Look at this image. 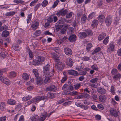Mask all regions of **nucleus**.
<instances>
[{
  "mask_svg": "<svg viewBox=\"0 0 121 121\" xmlns=\"http://www.w3.org/2000/svg\"><path fill=\"white\" fill-rule=\"evenodd\" d=\"M52 56L56 64L57 67L58 69L62 70L63 69L64 65L62 63L59 62V57L58 55L53 53L52 54Z\"/></svg>",
  "mask_w": 121,
  "mask_h": 121,
  "instance_id": "nucleus-1",
  "label": "nucleus"
},
{
  "mask_svg": "<svg viewBox=\"0 0 121 121\" xmlns=\"http://www.w3.org/2000/svg\"><path fill=\"white\" fill-rule=\"evenodd\" d=\"M64 21L65 18H61L58 21L57 23L56 24L55 27L56 28L57 30H59L61 28L63 27V25H58V23L59 24H62L65 22Z\"/></svg>",
  "mask_w": 121,
  "mask_h": 121,
  "instance_id": "nucleus-2",
  "label": "nucleus"
},
{
  "mask_svg": "<svg viewBox=\"0 0 121 121\" xmlns=\"http://www.w3.org/2000/svg\"><path fill=\"white\" fill-rule=\"evenodd\" d=\"M50 65L48 64L43 67V72L44 74H50V72L52 73L53 71H54L53 70H52H52L51 71L50 70Z\"/></svg>",
  "mask_w": 121,
  "mask_h": 121,
  "instance_id": "nucleus-3",
  "label": "nucleus"
},
{
  "mask_svg": "<svg viewBox=\"0 0 121 121\" xmlns=\"http://www.w3.org/2000/svg\"><path fill=\"white\" fill-rule=\"evenodd\" d=\"M54 71H53L52 73H50V74H45L44 76H45V78L44 80V82L45 83H47L50 82V78L53 75Z\"/></svg>",
  "mask_w": 121,
  "mask_h": 121,
  "instance_id": "nucleus-4",
  "label": "nucleus"
},
{
  "mask_svg": "<svg viewBox=\"0 0 121 121\" xmlns=\"http://www.w3.org/2000/svg\"><path fill=\"white\" fill-rule=\"evenodd\" d=\"M115 44L114 42H112L109 45V47L107 49V52L108 53H110L115 51Z\"/></svg>",
  "mask_w": 121,
  "mask_h": 121,
  "instance_id": "nucleus-5",
  "label": "nucleus"
},
{
  "mask_svg": "<svg viewBox=\"0 0 121 121\" xmlns=\"http://www.w3.org/2000/svg\"><path fill=\"white\" fill-rule=\"evenodd\" d=\"M109 113L112 116L116 117H118V111L116 109L112 108L110 109Z\"/></svg>",
  "mask_w": 121,
  "mask_h": 121,
  "instance_id": "nucleus-6",
  "label": "nucleus"
},
{
  "mask_svg": "<svg viewBox=\"0 0 121 121\" xmlns=\"http://www.w3.org/2000/svg\"><path fill=\"white\" fill-rule=\"evenodd\" d=\"M39 22L35 21L32 22L31 24L30 27L33 30H35L39 28Z\"/></svg>",
  "mask_w": 121,
  "mask_h": 121,
  "instance_id": "nucleus-7",
  "label": "nucleus"
},
{
  "mask_svg": "<svg viewBox=\"0 0 121 121\" xmlns=\"http://www.w3.org/2000/svg\"><path fill=\"white\" fill-rule=\"evenodd\" d=\"M0 79L2 82L7 85H9L10 84V81L7 78L5 77L2 76L0 77Z\"/></svg>",
  "mask_w": 121,
  "mask_h": 121,
  "instance_id": "nucleus-8",
  "label": "nucleus"
},
{
  "mask_svg": "<svg viewBox=\"0 0 121 121\" xmlns=\"http://www.w3.org/2000/svg\"><path fill=\"white\" fill-rule=\"evenodd\" d=\"M112 22V17L111 16H108L105 20V23L107 26H109L111 24Z\"/></svg>",
  "mask_w": 121,
  "mask_h": 121,
  "instance_id": "nucleus-9",
  "label": "nucleus"
},
{
  "mask_svg": "<svg viewBox=\"0 0 121 121\" xmlns=\"http://www.w3.org/2000/svg\"><path fill=\"white\" fill-rule=\"evenodd\" d=\"M68 73L69 75H73L74 76H78L79 74L78 72L73 70H68Z\"/></svg>",
  "mask_w": 121,
  "mask_h": 121,
  "instance_id": "nucleus-10",
  "label": "nucleus"
},
{
  "mask_svg": "<svg viewBox=\"0 0 121 121\" xmlns=\"http://www.w3.org/2000/svg\"><path fill=\"white\" fill-rule=\"evenodd\" d=\"M66 63L69 66H72L73 65V61L70 58H68L66 59Z\"/></svg>",
  "mask_w": 121,
  "mask_h": 121,
  "instance_id": "nucleus-11",
  "label": "nucleus"
},
{
  "mask_svg": "<svg viewBox=\"0 0 121 121\" xmlns=\"http://www.w3.org/2000/svg\"><path fill=\"white\" fill-rule=\"evenodd\" d=\"M97 91L99 93L101 94H105L106 93V90L104 89V88L100 87H99L97 88Z\"/></svg>",
  "mask_w": 121,
  "mask_h": 121,
  "instance_id": "nucleus-12",
  "label": "nucleus"
},
{
  "mask_svg": "<svg viewBox=\"0 0 121 121\" xmlns=\"http://www.w3.org/2000/svg\"><path fill=\"white\" fill-rule=\"evenodd\" d=\"M64 52L65 54L68 55H70L72 54V51L70 48H65Z\"/></svg>",
  "mask_w": 121,
  "mask_h": 121,
  "instance_id": "nucleus-13",
  "label": "nucleus"
},
{
  "mask_svg": "<svg viewBox=\"0 0 121 121\" xmlns=\"http://www.w3.org/2000/svg\"><path fill=\"white\" fill-rule=\"evenodd\" d=\"M56 88L54 85H52L46 88V90L47 91H55L56 90Z\"/></svg>",
  "mask_w": 121,
  "mask_h": 121,
  "instance_id": "nucleus-14",
  "label": "nucleus"
},
{
  "mask_svg": "<svg viewBox=\"0 0 121 121\" xmlns=\"http://www.w3.org/2000/svg\"><path fill=\"white\" fill-rule=\"evenodd\" d=\"M87 36V34L85 32H80L78 34V37L80 39H82L86 38Z\"/></svg>",
  "mask_w": 121,
  "mask_h": 121,
  "instance_id": "nucleus-15",
  "label": "nucleus"
},
{
  "mask_svg": "<svg viewBox=\"0 0 121 121\" xmlns=\"http://www.w3.org/2000/svg\"><path fill=\"white\" fill-rule=\"evenodd\" d=\"M77 38V37L76 35H73L70 36L69 38V41L72 42L75 41Z\"/></svg>",
  "mask_w": 121,
  "mask_h": 121,
  "instance_id": "nucleus-16",
  "label": "nucleus"
},
{
  "mask_svg": "<svg viewBox=\"0 0 121 121\" xmlns=\"http://www.w3.org/2000/svg\"><path fill=\"white\" fill-rule=\"evenodd\" d=\"M7 102L8 104L12 105L16 104V101L15 100L12 99H8Z\"/></svg>",
  "mask_w": 121,
  "mask_h": 121,
  "instance_id": "nucleus-17",
  "label": "nucleus"
},
{
  "mask_svg": "<svg viewBox=\"0 0 121 121\" xmlns=\"http://www.w3.org/2000/svg\"><path fill=\"white\" fill-rule=\"evenodd\" d=\"M105 17L104 15H101L98 17V19L99 21L101 23H102L105 20Z\"/></svg>",
  "mask_w": 121,
  "mask_h": 121,
  "instance_id": "nucleus-18",
  "label": "nucleus"
},
{
  "mask_svg": "<svg viewBox=\"0 0 121 121\" xmlns=\"http://www.w3.org/2000/svg\"><path fill=\"white\" fill-rule=\"evenodd\" d=\"M17 73L14 71L10 72L9 74V78H14L16 76Z\"/></svg>",
  "mask_w": 121,
  "mask_h": 121,
  "instance_id": "nucleus-19",
  "label": "nucleus"
},
{
  "mask_svg": "<svg viewBox=\"0 0 121 121\" xmlns=\"http://www.w3.org/2000/svg\"><path fill=\"white\" fill-rule=\"evenodd\" d=\"M32 96L29 95L25 96L22 99V100L24 101H26L30 100L32 98Z\"/></svg>",
  "mask_w": 121,
  "mask_h": 121,
  "instance_id": "nucleus-20",
  "label": "nucleus"
},
{
  "mask_svg": "<svg viewBox=\"0 0 121 121\" xmlns=\"http://www.w3.org/2000/svg\"><path fill=\"white\" fill-rule=\"evenodd\" d=\"M41 31L39 30H36L33 34V35H34L35 37H37L39 36L41 33Z\"/></svg>",
  "mask_w": 121,
  "mask_h": 121,
  "instance_id": "nucleus-21",
  "label": "nucleus"
},
{
  "mask_svg": "<svg viewBox=\"0 0 121 121\" xmlns=\"http://www.w3.org/2000/svg\"><path fill=\"white\" fill-rule=\"evenodd\" d=\"M32 121H38L39 118V116L37 115H34L30 117Z\"/></svg>",
  "mask_w": 121,
  "mask_h": 121,
  "instance_id": "nucleus-22",
  "label": "nucleus"
},
{
  "mask_svg": "<svg viewBox=\"0 0 121 121\" xmlns=\"http://www.w3.org/2000/svg\"><path fill=\"white\" fill-rule=\"evenodd\" d=\"M98 23V20H93L91 26L92 27H95L96 26Z\"/></svg>",
  "mask_w": 121,
  "mask_h": 121,
  "instance_id": "nucleus-23",
  "label": "nucleus"
},
{
  "mask_svg": "<svg viewBox=\"0 0 121 121\" xmlns=\"http://www.w3.org/2000/svg\"><path fill=\"white\" fill-rule=\"evenodd\" d=\"M106 36V34L105 33H103L100 34L98 36V40L100 41L103 39Z\"/></svg>",
  "mask_w": 121,
  "mask_h": 121,
  "instance_id": "nucleus-24",
  "label": "nucleus"
},
{
  "mask_svg": "<svg viewBox=\"0 0 121 121\" xmlns=\"http://www.w3.org/2000/svg\"><path fill=\"white\" fill-rule=\"evenodd\" d=\"M37 83L38 85H41L43 83V81L41 78L38 77L36 78Z\"/></svg>",
  "mask_w": 121,
  "mask_h": 121,
  "instance_id": "nucleus-25",
  "label": "nucleus"
},
{
  "mask_svg": "<svg viewBox=\"0 0 121 121\" xmlns=\"http://www.w3.org/2000/svg\"><path fill=\"white\" fill-rule=\"evenodd\" d=\"M121 76V74L120 73H117L113 77V79L115 81H116L120 78Z\"/></svg>",
  "mask_w": 121,
  "mask_h": 121,
  "instance_id": "nucleus-26",
  "label": "nucleus"
},
{
  "mask_svg": "<svg viewBox=\"0 0 121 121\" xmlns=\"http://www.w3.org/2000/svg\"><path fill=\"white\" fill-rule=\"evenodd\" d=\"M87 19V17L86 15L84 14L82 16L81 18V20L82 23H85L86 22Z\"/></svg>",
  "mask_w": 121,
  "mask_h": 121,
  "instance_id": "nucleus-27",
  "label": "nucleus"
},
{
  "mask_svg": "<svg viewBox=\"0 0 121 121\" xmlns=\"http://www.w3.org/2000/svg\"><path fill=\"white\" fill-rule=\"evenodd\" d=\"M95 13L93 12L91 14H89L87 20H89L93 17H95Z\"/></svg>",
  "mask_w": 121,
  "mask_h": 121,
  "instance_id": "nucleus-28",
  "label": "nucleus"
},
{
  "mask_svg": "<svg viewBox=\"0 0 121 121\" xmlns=\"http://www.w3.org/2000/svg\"><path fill=\"white\" fill-rule=\"evenodd\" d=\"M32 13H31L29 14L28 15L26 19L27 23H29L30 22L32 18Z\"/></svg>",
  "mask_w": 121,
  "mask_h": 121,
  "instance_id": "nucleus-29",
  "label": "nucleus"
},
{
  "mask_svg": "<svg viewBox=\"0 0 121 121\" xmlns=\"http://www.w3.org/2000/svg\"><path fill=\"white\" fill-rule=\"evenodd\" d=\"M34 102H36L37 101H39L42 100V96H38L35 97L33 99Z\"/></svg>",
  "mask_w": 121,
  "mask_h": 121,
  "instance_id": "nucleus-30",
  "label": "nucleus"
},
{
  "mask_svg": "<svg viewBox=\"0 0 121 121\" xmlns=\"http://www.w3.org/2000/svg\"><path fill=\"white\" fill-rule=\"evenodd\" d=\"M9 32L8 31L4 30L2 33V36L4 37H6L9 35Z\"/></svg>",
  "mask_w": 121,
  "mask_h": 121,
  "instance_id": "nucleus-31",
  "label": "nucleus"
},
{
  "mask_svg": "<svg viewBox=\"0 0 121 121\" xmlns=\"http://www.w3.org/2000/svg\"><path fill=\"white\" fill-rule=\"evenodd\" d=\"M99 100L102 102H104L106 99V97L105 96L100 95L99 97Z\"/></svg>",
  "mask_w": 121,
  "mask_h": 121,
  "instance_id": "nucleus-32",
  "label": "nucleus"
},
{
  "mask_svg": "<svg viewBox=\"0 0 121 121\" xmlns=\"http://www.w3.org/2000/svg\"><path fill=\"white\" fill-rule=\"evenodd\" d=\"M22 78L25 80H27L29 79V76L26 73H24L23 74Z\"/></svg>",
  "mask_w": 121,
  "mask_h": 121,
  "instance_id": "nucleus-33",
  "label": "nucleus"
},
{
  "mask_svg": "<svg viewBox=\"0 0 121 121\" xmlns=\"http://www.w3.org/2000/svg\"><path fill=\"white\" fill-rule=\"evenodd\" d=\"M33 72L34 73L36 78H37L39 77V74L37 69H34L33 70Z\"/></svg>",
  "mask_w": 121,
  "mask_h": 121,
  "instance_id": "nucleus-34",
  "label": "nucleus"
},
{
  "mask_svg": "<svg viewBox=\"0 0 121 121\" xmlns=\"http://www.w3.org/2000/svg\"><path fill=\"white\" fill-rule=\"evenodd\" d=\"M13 2L17 4H22L24 3V1L22 0H14Z\"/></svg>",
  "mask_w": 121,
  "mask_h": 121,
  "instance_id": "nucleus-35",
  "label": "nucleus"
},
{
  "mask_svg": "<svg viewBox=\"0 0 121 121\" xmlns=\"http://www.w3.org/2000/svg\"><path fill=\"white\" fill-rule=\"evenodd\" d=\"M38 59L39 60L40 64L43 62L45 61L44 58L42 56H38Z\"/></svg>",
  "mask_w": 121,
  "mask_h": 121,
  "instance_id": "nucleus-36",
  "label": "nucleus"
},
{
  "mask_svg": "<svg viewBox=\"0 0 121 121\" xmlns=\"http://www.w3.org/2000/svg\"><path fill=\"white\" fill-rule=\"evenodd\" d=\"M109 37H106L103 40V43L105 45H106L108 43Z\"/></svg>",
  "mask_w": 121,
  "mask_h": 121,
  "instance_id": "nucleus-37",
  "label": "nucleus"
},
{
  "mask_svg": "<svg viewBox=\"0 0 121 121\" xmlns=\"http://www.w3.org/2000/svg\"><path fill=\"white\" fill-rule=\"evenodd\" d=\"M15 14V11H11L7 13L6 14V15L9 17L14 15Z\"/></svg>",
  "mask_w": 121,
  "mask_h": 121,
  "instance_id": "nucleus-38",
  "label": "nucleus"
},
{
  "mask_svg": "<svg viewBox=\"0 0 121 121\" xmlns=\"http://www.w3.org/2000/svg\"><path fill=\"white\" fill-rule=\"evenodd\" d=\"M47 96L50 99H52L54 97V95L53 93H48L47 94Z\"/></svg>",
  "mask_w": 121,
  "mask_h": 121,
  "instance_id": "nucleus-39",
  "label": "nucleus"
},
{
  "mask_svg": "<svg viewBox=\"0 0 121 121\" xmlns=\"http://www.w3.org/2000/svg\"><path fill=\"white\" fill-rule=\"evenodd\" d=\"M48 3V2L47 0H44L42 2L41 5L43 7H46Z\"/></svg>",
  "mask_w": 121,
  "mask_h": 121,
  "instance_id": "nucleus-40",
  "label": "nucleus"
},
{
  "mask_svg": "<svg viewBox=\"0 0 121 121\" xmlns=\"http://www.w3.org/2000/svg\"><path fill=\"white\" fill-rule=\"evenodd\" d=\"M5 104L4 102H3L1 104L0 108L2 110H4L5 109Z\"/></svg>",
  "mask_w": 121,
  "mask_h": 121,
  "instance_id": "nucleus-41",
  "label": "nucleus"
},
{
  "mask_svg": "<svg viewBox=\"0 0 121 121\" xmlns=\"http://www.w3.org/2000/svg\"><path fill=\"white\" fill-rule=\"evenodd\" d=\"M92 47V43H89L87 44L86 46V49L88 51L90 50L91 48Z\"/></svg>",
  "mask_w": 121,
  "mask_h": 121,
  "instance_id": "nucleus-42",
  "label": "nucleus"
},
{
  "mask_svg": "<svg viewBox=\"0 0 121 121\" xmlns=\"http://www.w3.org/2000/svg\"><path fill=\"white\" fill-rule=\"evenodd\" d=\"M22 108V106L21 104H19L16 106L15 109L17 111H19Z\"/></svg>",
  "mask_w": 121,
  "mask_h": 121,
  "instance_id": "nucleus-43",
  "label": "nucleus"
},
{
  "mask_svg": "<svg viewBox=\"0 0 121 121\" xmlns=\"http://www.w3.org/2000/svg\"><path fill=\"white\" fill-rule=\"evenodd\" d=\"M83 98H87L89 99L90 98V95L85 93H83Z\"/></svg>",
  "mask_w": 121,
  "mask_h": 121,
  "instance_id": "nucleus-44",
  "label": "nucleus"
},
{
  "mask_svg": "<svg viewBox=\"0 0 121 121\" xmlns=\"http://www.w3.org/2000/svg\"><path fill=\"white\" fill-rule=\"evenodd\" d=\"M33 65H36L40 64V63L38 59V60H34L33 61Z\"/></svg>",
  "mask_w": 121,
  "mask_h": 121,
  "instance_id": "nucleus-45",
  "label": "nucleus"
},
{
  "mask_svg": "<svg viewBox=\"0 0 121 121\" xmlns=\"http://www.w3.org/2000/svg\"><path fill=\"white\" fill-rule=\"evenodd\" d=\"M118 72V71L116 69L114 68L111 71V73L112 75L116 74Z\"/></svg>",
  "mask_w": 121,
  "mask_h": 121,
  "instance_id": "nucleus-46",
  "label": "nucleus"
},
{
  "mask_svg": "<svg viewBox=\"0 0 121 121\" xmlns=\"http://www.w3.org/2000/svg\"><path fill=\"white\" fill-rule=\"evenodd\" d=\"M98 79V78H96L91 79L90 81L91 83H95L97 82Z\"/></svg>",
  "mask_w": 121,
  "mask_h": 121,
  "instance_id": "nucleus-47",
  "label": "nucleus"
},
{
  "mask_svg": "<svg viewBox=\"0 0 121 121\" xmlns=\"http://www.w3.org/2000/svg\"><path fill=\"white\" fill-rule=\"evenodd\" d=\"M9 6L8 5L3 6V5H0V9H6L7 8L9 7Z\"/></svg>",
  "mask_w": 121,
  "mask_h": 121,
  "instance_id": "nucleus-48",
  "label": "nucleus"
},
{
  "mask_svg": "<svg viewBox=\"0 0 121 121\" xmlns=\"http://www.w3.org/2000/svg\"><path fill=\"white\" fill-rule=\"evenodd\" d=\"M92 69L94 70H97L98 69V68L97 65L95 64L91 66Z\"/></svg>",
  "mask_w": 121,
  "mask_h": 121,
  "instance_id": "nucleus-49",
  "label": "nucleus"
},
{
  "mask_svg": "<svg viewBox=\"0 0 121 121\" xmlns=\"http://www.w3.org/2000/svg\"><path fill=\"white\" fill-rule=\"evenodd\" d=\"M115 90L114 89V86L113 85H112L111 88V92L113 95L115 93Z\"/></svg>",
  "mask_w": 121,
  "mask_h": 121,
  "instance_id": "nucleus-50",
  "label": "nucleus"
},
{
  "mask_svg": "<svg viewBox=\"0 0 121 121\" xmlns=\"http://www.w3.org/2000/svg\"><path fill=\"white\" fill-rule=\"evenodd\" d=\"M100 50V47H98L95 49L94 52L92 53V54L93 55L94 54L98 52Z\"/></svg>",
  "mask_w": 121,
  "mask_h": 121,
  "instance_id": "nucleus-51",
  "label": "nucleus"
},
{
  "mask_svg": "<svg viewBox=\"0 0 121 121\" xmlns=\"http://www.w3.org/2000/svg\"><path fill=\"white\" fill-rule=\"evenodd\" d=\"M87 35L89 36H91L93 34L92 32L90 30H87L86 31Z\"/></svg>",
  "mask_w": 121,
  "mask_h": 121,
  "instance_id": "nucleus-52",
  "label": "nucleus"
},
{
  "mask_svg": "<svg viewBox=\"0 0 121 121\" xmlns=\"http://www.w3.org/2000/svg\"><path fill=\"white\" fill-rule=\"evenodd\" d=\"M38 1V0H34L30 3V5L31 6H34L36 4Z\"/></svg>",
  "mask_w": 121,
  "mask_h": 121,
  "instance_id": "nucleus-53",
  "label": "nucleus"
},
{
  "mask_svg": "<svg viewBox=\"0 0 121 121\" xmlns=\"http://www.w3.org/2000/svg\"><path fill=\"white\" fill-rule=\"evenodd\" d=\"M69 85L67 84H65L63 86L62 89L64 90H67Z\"/></svg>",
  "mask_w": 121,
  "mask_h": 121,
  "instance_id": "nucleus-54",
  "label": "nucleus"
},
{
  "mask_svg": "<svg viewBox=\"0 0 121 121\" xmlns=\"http://www.w3.org/2000/svg\"><path fill=\"white\" fill-rule=\"evenodd\" d=\"M72 13H73L72 12H70L69 13L67 14L66 15V17L67 18H69L71 17L72 16Z\"/></svg>",
  "mask_w": 121,
  "mask_h": 121,
  "instance_id": "nucleus-55",
  "label": "nucleus"
},
{
  "mask_svg": "<svg viewBox=\"0 0 121 121\" xmlns=\"http://www.w3.org/2000/svg\"><path fill=\"white\" fill-rule=\"evenodd\" d=\"M60 29H61L60 31L61 34H64L66 33V31L65 29L64 28L62 29H61V28Z\"/></svg>",
  "mask_w": 121,
  "mask_h": 121,
  "instance_id": "nucleus-56",
  "label": "nucleus"
},
{
  "mask_svg": "<svg viewBox=\"0 0 121 121\" xmlns=\"http://www.w3.org/2000/svg\"><path fill=\"white\" fill-rule=\"evenodd\" d=\"M14 49L16 51H19L20 50V48L19 46L16 45L13 47Z\"/></svg>",
  "mask_w": 121,
  "mask_h": 121,
  "instance_id": "nucleus-57",
  "label": "nucleus"
},
{
  "mask_svg": "<svg viewBox=\"0 0 121 121\" xmlns=\"http://www.w3.org/2000/svg\"><path fill=\"white\" fill-rule=\"evenodd\" d=\"M59 2V0H56L55 1L53 4V5L52 6V7L54 8L56 7L57 5V4Z\"/></svg>",
  "mask_w": 121,
  "mask_h": 121,
  "instance_id": "nucleus-58",
  "label": "nucleus"
},
{
  "mask_svg": "<svg viewBox=\"0 0 121 121\" xmlns=\"http://www.w3.org/2000/svg\"><path fill=\"white\" fill-rule=\"evenodd\" d=\"M75 104L77 106L81 108H83L84 107L83 105L81 104L80 103H75Z\"/></svg>",
  "mask_w": 121,
  "mask_h": 121,
  "instance_id": "nucleus-59",
  "label": "nucleus"
},
{
  "mask_svg": "<svg viewBox=\"0 0 121 121\" xmlns=\"http://www.w3.org/2000/svg\"><path fill=\"white\" fill-rule=\"evenodd\" d=\"M47 112L45 111L43 112L42 115V117L45 119L47 116Z\"/></svg>",
  "mask_w": 121,
  "mask_h": 121,
  "instance_id": "nucleus-60",
  "label": "nucleus"
},
{
  "mask_svg": "<svg viewBox=\"0 0 121 121\" xmlns=\"http://www.w3.org/2000/svg\"><path fill=\"white\" fill-rule=\"evenodd\" d=\"M69 94L71 95L74 96L77 95L78 94V93L76 91H73L71 92Z\"/></svg>",
  "mask_w": 121,
  "mask_h": 121,
  "instance_id": "nucleus-61",
  "label": "nucleus"
},
{
  "mask_svg": "<svg viewBox=\"0 0 121 121\" xmlns=\"http://www.w3.org/2000/svg\"><path fill=\"white\" fill-rule=\"evenodd\" d=\"M82 59L84 61H88L89 60L90 58L89 57L87 56H85L84 57L82 58Z\"/></svg>",
  "mask_w": 121,
  "mask_h": 121,
  "instance_id": "nucleus-62",
  "label": "nucleus"
},
{
  "mask_svg": "<svg viewBox=\"0 0 121 121\" xmlns=\"http://www.w3.org/2000/svg\"><path fill=\"white\" fill-rule=\"evenodd\" d=\"M6 117L5 116L0 117V121H6Z\"/></svg>",
  "mask_w": 121,
  "mask_h": 121,
  "instance_id": "nucleus-63",
  "label": "nucleus"
},
{
  "mask_svg": "<svg viewBox=\"0 0 121 121\" xmlns=\"http://www.w3.org/2000/svg\"><path fill=\"white\" fill-rule=\"evenodd\" d=\"M117 44L120 45L121 44V37L119 38L118 39L117 41Z\"/></svg>",
  "mask_w": 121,
  "mask_h": 121,
  "instance_id": "nucleus-64",
  "label": "nucleus"
}]
</instances>
